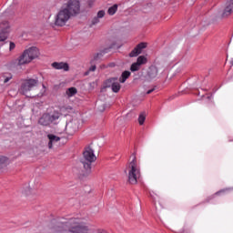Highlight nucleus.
Returning <instances> with one entry per match:
<instances>
[{
	"mask_svg": "<svg viewBox=\"0 0 233 233\" xmlns=\"http://www.w3.org/2000/svg\"><path fill=\"white\" fill-rule=\"evenodd\" d=\"M115 81H117V77H110L104 82L105 88H112Z\"/></svg>",
	"mask_w": 233,
	"mask_h": 233,
	"instance_id": "16",
	"label": "nucleus"
},
{
	"mask_svg": "<svg viewBox=\"0 0 233 233\" xmlns=\"http://www.w3.org/2000/svg\"><path fill=\"white\" fill-rule=\"evenodd\" d=\"M117 12V5H114L113 6L109 7L107 10V14L109 15H114Z\"/></svg>",
	"mask_w": 233,
	"mask_h": 233,
	"instance_id": "25",
	"label": "nucleus"
},
{
	"mask_svg": "<svg viewBox=\"0 0 233 233\" xmlns=\"http://www.w3.org/2000/svg\"><path fill=\"white\" fill-rule=\"evenodd\" d=\"M15 49V43L10 42L9 43V51L12 52V50Z\"/></svg>",
	"mask_w": 233,
	"mask_h": 233,
	"instance_id": "29",
	"label": "nucleus"
},
{
	"mask_svg": "<svg viewBox=\"0 0 233 233\" xmlns=\"http://www.w3.org/2000/svg\"><path fill=\"white\" fill-rule=\"evenodd\" d=\"M8 165V157L0 156V167Z\"/></svg>",
	"mask_w": 233,
	"mask_h": 233,
	"instance_id": "26",
	"label": "nucleus"
},
{
	"mask_svg": "<svg viewBox=\"0 0 233 233\" xmlns=\"http://www.w3.org/2000/svg\"><path fill=\"white\" fill-rule=\"evenodd\" d=\"M66 132L67 136H74L75 132H77V126L74 122H68L66 125Z\"/></svg>",
	"mask_w": 233,
	"mask_h": 233,
	"instance_id": "9",
	"label": "nucleus"
},
{
	"mask_svg": "<svg viewBox=\"0 0 233 233\" xmlns=\"http://www.w3.org/2000/svg\"><path fill=\"white\" fill-rule=\"evenodd\" d=\"M115 45H116V44H112L109 47L104 48V49L102 50V52L97 53L96 55H95L94 60H95V61H97V59H98L99 57H103V56H105V54H108V52H110V50H112V48H114Z\"/></svg>",
	"mask_w": 233,
	"mask_h": 233,
	"instance_id": "13",
	"label": "nucleus"
},
{
	"mask_svg": "<svg viewBox=\"0 0 233 233\" xmlns=\"http://www.w3.org/2000/svg\"><path fill=\"white\" fill-rule=\"evenodd\" d=\"M157 72L158 70L156 66H149L147 70V77H149V79H156V77H157Z\"/></svg>",
	"mask_w": 233,
	"mask_h": 233,
	"instance_id": "12",
	"label": "nucleus"
},
{
	"mask_svg": "<svg viewBox=\"0 0 233 233\" xmlns=\"http://www.w3.org/2000/svg\"><path fill=\"white\" fill-rule=\"evenodd\" d=\"M47 115L49 116V121L51 124L56 123V121L61 117V114L57 110H55L52 113H47Z\"/></svg>",
	"mask_w": 233,
	"mask_h": 233,
	"instance_id": "14",
	"label": "nucleus"
},
{
	"mask_svg": "<svg viewBox=\"0 0 233 233\" xmlns=\"http://www.w3.org/2000/svg\"><path fill=\"white\" fill-rule=\"evenodd\" d=\"M154 90H156V87H153V88L147 90V95H148V94H152V92H154Z\"/></svg>",
	"mask_w": 233,
	"mask_h": 233,
	"instance_id": "35",
	"label": "nucleus"
},
{
	"mask_svg": "<svg viewBox=\"0 0 233 233\" xmlns=\"http://www.w3.org/2000/svg\"><path fill=\"white\" fill-rule=\"evenodd\" d=\"M51 66L55 68V70H64V72H68V70H70V66L66 62H53Z\"/></svg>",
	"mask_w": 233,
	"mask_h": 233,
	"instance_id": "8",
	"label": "nucleus"
},
{
	"mask_svg": "<svg viewBox=\"0 0 233 233\" xmlns=\"http://www.w3.org/2000/svg\"><path fill=\"white\" fill-rule=\"evenodd\" d=\"M97 233H108V232H106V230H105V229H99V230L97 231Z\"/></svg>",
	"mask_w": 233,
	"mask_h": 233,
	"instance_id": "37",
	"label": "nucleus"
},
{
	"mask_svg": "<svg viewBox=\"0 0 233 233\" xmlns=\"http://www.w3.org/2000/svg\"><path fill=\"white\" fill-rule=\"evenodd\" d=\"M208 99H212V95L208 96Z\"/></svg>",
	"mask_w": 233,
	"mask_h": 233,
	"instance_id": "40",
	"label": "nucleus"
},
{
	"mask_svg": "<svg viewBox=\"0 0 233 233\" xmlns=\"http://www.w3.org/2000/svg\"><path fill=\"white\" fill-rule=\"evenodd\" d=\"M8 28H4L0 31V43L6 41L8 39Z\"/></svg>",
	"mask_w": 233,
	"mask_h": 233,
	"instance_id": "15",
	"label": "nucleus"
},
{
	"mask_svg": "<svg viewBox=\"0 0 233 233\" xmlns=\"http://www.w3.org/2000/svg\"><path fill=\"white\" fill-rule=\"evenodd\" d=\"M54 230L56 233H86L88 225L81 218H72L69 219L53 220Z\"/></svg>",
	"mask_w": 233,
	"mask_h": 233,
	"instance_id": "1",
	"label": "nucleus"
},
{
	"mask_svg": "<svg viewBox=\"0 0 233 233\" xmlns=\"http://www.w3.org/2000/svg\"><path fill=\"white\" fill-rule=\"evenodd\" d=\"M178 233H185V228L181 229Z\"/></svg>",
	"mask_w": 233,
	"mask_h": 233,
	"instance_id": "38",
	"label": "nucleus"
},
{
	"mask_svg": "<svg viewBox=\"0 0 233 233\" xmlns=\"http://www.w3.org/2000/svg\"><path fill=\"white\" fill-rule=\"evenodd\" d=\"M37 85H39V79L29 78V79H26L21 85L20 90L24 96H26V94H28V92H30V90H32V88H34L35 86H37Z\"/></svg>",
	"mask_w": 233,
	"mask_h": 233,
	"instance_id": "6",
	"label": "nucleus"
},
{
	"mask_svg": "<svg viewBox=\"0 0 233 233\" xmlns=\"http://www.w3.org/2000/svg\"><path fill=\"white\" fill-rule=\"evenodd\" d=\"M94 3H96V0H87L88 8H92V6H94Z\"/></svg>",
	"mask_w": 233,
	"mask_h": 233,
	"instance_id": "30",
	"label": "nucleus"
},
{
	"mask_svg": "<svg viewBox=\"0 0 233 233\" xmlns=\"http://www.w3.org/2000/svg\"><path fill=\"white\" fill-rule=\"evenodd\" d=\"M81 11V2L79 0H68L66 8L62 9L56 15V26H65L70 15H77Z\"/></svg>",
	"mask_w": 233,
	"mask_h": 233,
	"instance_id": "2",
	"label": "nucleus"
},
{
	"mask_svg": "<svg viewBox=\"0 0 233 233\" xmlns=\"http://www.w3.org/2000/svg\"><path fill=\"white\" fill-rule=\"evenodd\" d=\"M47 137H48L49 141H51L53 143H57V141H61V137H59L54 134H48Z\"/></svg>",
	"mask_w": 233,
	"mask_h": 233,
	"instance_id": "21",
	"label": "nucleus"
},
{
	"mask_svg": "<svg viewBox=\"0 0 233 233\" xmlns=\"http://www.w3.org/2000/svg\"><path fill=\"white\" fill-rule=\"evenodd\" d=\"M141 68V66L137 64V62H134L131 66H130V71L131 72H137Z\"/></svg>",
	"mask_w": 233,
	"mask_h": 233,
	"instance_id": "23",
	"label": "nucleus"
},
{
	"mask_svg": "<svg viewBox=\"0 0 233 233\" xmlns=\"http://www.w3.org/2000/svg\"><path fill=\"white\" fill-rule=\"evenodd\" d=\"M147 62H148V60L147 59V56H139L137 58V63L139 64L140 66H141V65H147Z\"/></svg>",
	"mask_w": 233,
	"mask_h": 233,
	"instance_id": "20",
	"label": "nucleus"
},
{
	"mask_svg": "<svg viewBox=\"0 0 233 233\" xmlns=\"http://www.w3.org/2000/svg\"><path fill=\"white\" fill-rule=\"evenodd\" d=\"M96 17H98L99 19H103V17H105V10L98 11Z\"/></svg>",
	"mask_w": 233,
	"mask_h": 233,
	"instance_id": "27",
	"label": "nucleus"
},
{
	"mask_svg": "<svg viewBox=\"0 0 233 233\" xmlns=\"http://www.w3.org/2000/svg\"><path fill=\"white\" fill-rule=\"evenodd\" d=\"M233 12V0H229L226 4V7L222 13V17H228Z\"/></svg>",
	"mask_w": 233,
	"mask_h": 233,
	"instance_id": "10",
	"label": "nucleus"
},
{
	"mask_svg": "<svg viewBox=\"0 0 233 233\" xmlns=\"http://www.w3.org/2000/svg\"><path fill=\"white\" fill-rule=\"evenodd\" d=\"M111 90L112 92H114L115 94H117V92H119V90H121V84H119V82L115 81V83L113 84V86H111Z\"/></svg>",
	"mask_w": 233,
	"mask_h": 233,
	"instance_id": "19",
	"label": "nucleus"
},
{
	"mask_svg": "<svg viewBox=\"0 0 233 233\" xmlns=\"http://www.w3.org/2000/svg\"><path fill=\"white\" fill-rule=\"evenodd\" d=\"M96 65L91 66L89 67V72H96Z\"/></svg>",
	"mask_w": 233,
	"mask_h": 233,
	"instance_id": "33",
	"label": "nucleus"
},
{
	"mask_svg": "<svg viewBox=\"0 0 233 233\" xmlns=\"http://www.w3.org/2000/svg\"><path fill=\"white\" fill-rule=\"evenodd\" d=\"M97 159L94 149L91 147H86L83 152V157L80 159V163L83 165L86 173L84 176H90L92 174V164Z\"/></svg>",
	"mask_w": 233,
	"mask_h": 233,
	"instance_id": "3",
	"label": "nucleus"
},
{
	"mask_svg": "<svg viewBox=\"0 0 233 233\" xmlns=\"http://www.w3.org/2000/svg\"><path fill=\"white\" fill-rule=\"evenodd\" d=\"M130 76H131L130 71L122 72V74L119 77V83H126L127 79H128V77H130Z\"/></svg>",
	"mask_w": 233,
	"mask_h": 233,
	"instance_id": "17",
	"label": "nucleus"
},
{
	"mask_svg": "<svg viewBox=\"0 0 233 233\" xmlns=\"http://www.w3.org/2000/svg\"><path fill=\"white\" fill-rule=\"evenodd\" d=\"M99 23V18L98 16H95L92 20V25H97Z\"/></svg>",
	"mask_w": 233,
	"mask_h": 233,
	"instance_id": "32",
	"label": "nucleus"
},
{
	"mask_svg": "<svg viewBox=\"0 0 233 233\" xmlns=\"http://www.w3.org/2000/svg\"><path fill=\"white\" fill-rule=\"evenodd\" d=\"M39 125H43V127H48V125H52L50 122V116L48 113L44 114L38 120Z\"/></svg>",
	"mask_w": 233,
	"mask_h": 233,
	"instance_id": "11",
	"label": "nucleus"
},
{
	"mask_svg": "<svg viewBox=\"0 0 233 233\" xmlns=\"http://www.w3.org/2000/svg\"><path fill=\"white\" fill-rule=\"evenodd\" d=\"M146 47H147V43H145V42L139 43L129 53V57H137V56H139V54H141L143 52V50H145Z\"/></svg>",
	"mask_w": 233,
	"mask_h": 233,
	"instance_id": "7",
	"label": "nucleus"
},
{
	"mask_svg": "<svg viewBox=\"0 0 233 233\" xmlns=\"http://www.w3.org/2000/svg\"><path fill=\"white\" fill-rule=\"evenodd\" d=\"M222 192H225V189H221V190L216 192L215 195L219 196V194H221Z\"/></svg>",
	"mask_w": 233,
	"mask_h": 233,
	"instance_id": "36",
	"label": "nucleus"
},
{
	"mask_svg": "<svg viewBox=\"0 0 233 233\" xmlns=\"http://www.w3.org/2000/svg\"><path fill=\"white\" fill-rule=\"evenodd\" d=\"M99 112H105L106 110V104H103L100 107H98Z\"/></svg>",
	"mask_w": 233,
	"mask_h": 233,
	"instance_id": "31",
	"label": "nucleus"
},
{
	"mask_svg": "<svg viewBox=\"0 0 233 233\" xmlns=\"http://www.w3.org/2000/svg\"><path fill=\"white\" fill-rule=\"evenodd\" d=\"M147 120V115L145 112L140 113L138 116V123L139 125H145V121Z\"/></svg>",
	"mask_w": 233,
	"mask_h": 233,
	"instance_id": "22",
	"label": "nucleus"
},
{
	"mask_svg": "<svg viewBox=\"0 0 233 233\" xmlns=\"http://www.w3.org/2000/svg\"><path fill=\"white\" fill-rule=\"evenodd\" d=\"M230 65H231V66H233V58L230 61Z\"/></svg>",
	"mask_w": 233,
	"mask_h": 233,
	"instance_id": "39",
	"label": "nucleus"
},
{
	"mask_svg": "<svg viewBox=\"0 0 233 233\" xmlns=\"http://www.w3.org/2000/svg\"><path fill=\"white\" fill-rule=\"evenodd\" d=\"M76 94H77V88L76 87H69L66 91V95L67 96V97H74Z\"/></svg>",
	"mask_w": 233,
	"mask_h": 233,
	"instance_id": "18",
	"label": "nucleus"
},
{
	"mask_svg": "<svg viewBox=\"0 0 233 233\" xmlns=\"http://www.w3.org/2000/svg\"><path fill=\"white\" fill-rule=\"evenodd\" d=\"M12 14H14V12H12V6L5 11V15H12Z\"/></svg>",
	"mask_w": 233,
	"mask_h": 233,
	"instance_id": "28",
	"label": "nucleus"
},
{
	"mask_svg": "<svg viewBox=\"0 0 233 233\" xmlns=\"http://www.w3.org/2000/svg\"><path fill=\"white\" fill-rule=\"evenodd\" d=\"M128 171V183L130 185H137V177L141 176V171L137 167V159L136 158V155H134L132 161L129 163Z\"/></svg>",
	"mask_w": 233,
	"mask_h": 233,
	"instance_id": "5",
	"label": "nucleus"
},
{
	"mask_svg": "<svg viewBox=\"0 0 233 233\" xmlns=\"http://www.w3.org/2000/svg\"><path fill=\"white\" fill-rule=\"evenodd\" d=\"M39 57V49L35 46L29 47L25 49L22 55L16 59L18 66H23V65H28L32 63L34 59Z\"/></svg>",
	"mask_w": 233,
	"mask_h": 233,
	"instance_id": "4",
	"label": "nucleus"
},
{
	"mask_svg": "<svg viewBox=\"0 0 233 233\" xmlns=\"http://www.w3.org/2000/svg\"><path fill=\"white\" fill-rule=\"evenodd\" d=\"M53 147H54V142H52V140H49L48 148H53Z\"/></svg>",
	"mask_w": 233,
	"mask_h": 233,
	"instance_id": "34",
	"label": "nucleus"
},
{
	"mask_svg": "<svg viewBox=\"0 0 233 233\" xmlns=\"http://www.w3.org/2000/svg\"><path fill=\"white\" fill-rule=\"evenodd\" d=\"M12 77V74L5 73L2 75L1 79H3L4 83H8Z\"/></svg>",
	"mask_w": 233,
	"mask_h": 233,
	"instance_id": "24",
	"label": "nucleus"
}]
</instances>
